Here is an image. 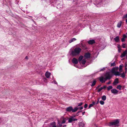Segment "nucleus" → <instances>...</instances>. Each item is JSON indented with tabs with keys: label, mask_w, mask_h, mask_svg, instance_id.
Returning <instances> with one entry per match:
<instances>
[{
	"label": "nucleus",
	"mask_w": 127,
	"mask_h": 127,
	"mask_svg": "<svg viewBox=\"0 0 127 127\" xmlns=\"http://www.w3.org/2000/svg\"><path fill=\"white\" fill-rule=\"evenodd\" d=\"M105 76H106L105 79H106V80H107V79H110L112 77V76L110 74V72H106Z\"/></svg>",
	"instance_id": "7ed1b4c3"
},
{
	"label": "nucleus",
	"mask_w": 127,
	"mask_h": 127,
	"mask_svg": "<svg viewBox=\"0 0 127 127\" xmlns=\"http://www.w3.org/2000/svg\"><path fill=\"white\" fill-rule=\"evenodd\" d=\"M85 113V112H84L82 113V115H84Z\"/></svg>",
	"instance_id": "13d9d810"
},
{
	"label": "nucleus",
	"mask_w": 127,
	"mask_h": 127,
	"mask_svg": "<svg viewBox=\"0 0 127 127\" xmlns=\"http://www.w3.org/2000/svg\"><path fill=\"white\" fill-rule=\"evenodd\" d=\"M122 46L123 48H126L125 44L124 43H123L122 45Z\"/></svg>",
	"instance_id": "f704fd0d"
},
{
	"label": "nucleus",
	"mask_w": 127,
	"mask_h": 127,
	"mask_svg": "<svg viewBox=\"0 0 127 127\" xmlns=\"http://www.w3.org/2000/svg\"><path fill=\"white\" fill-rule=\"evenodd\" d=\"M62 123L61 124H60L59 125V126H60V127L62 126Z\"/></svg>",
	"instance_id": "6e6d98bb"
},
{
	"label": "nucleus",
	"mask_w": 127,
	"mask_h": 127,
	"mask_svg": "<svg viewBox=\"0 0 127 127\" xmlns=\"http://www.w3.org/2000/svg\"><path fill=\"white\" fill-rule=\"evenodd\" d=\"M111 92L114 94H116L118 93V91L116 89H113L111 90Z\"/></svg>",
	"instance_id": "6e6552de"
},
{
	"label": "nucleus",
	"mask_w": 127,
	"mask_h": 127,
	"mask_svg": "<svg viewBox=\"0 0 127 127\" xmlns=\"http://www.w3.org/2000/svg\"><path fill=\"white\" fill-rule=\"evenodd\" d=\"M114 40L116 42H118L119 40V38L118 36H117L114 39Z\"/></svg>",
	"instance_id": "2eb2a0df"
},
{
	"label": "nucleus",
	"mask_w": 127,
	"mask_h": 127,
	"mask_svg": "<svg viewBox=\"0 0 127 127\" xmlns=\"http://www.w3.org/2000/svg\"><path fill=\"white\" fill-rule=\"evenodd\" d=\"M121 76L123 78H124L125 77V74L123 72L121 74Z\"/></svg>",
	"instance_id": "c756f323"
},
{
	"label": "nucleus",
	"mask_w": 127,
	"mask_h": 127,
	"mask_svg": "<svg viewBox=\"0 0 127 127\" xmlns=\"http://www.w3.org/2000/svg\"><path fill=\"white\" fill-rule=\"evenodd\" d=\"M123 66V65H120L119 66V70L120 72H122V68Z\"/></svg>",
	"instance_id": "a878e982"
},
{
	"label": "nucleus",
	"mask_w": 127,
	"mask_h": 127,
	"mask_svg": "<svg viewBox=\"0 0 127 127\" xmlns=\"http://www.w3.org/2000/svg\"><path fill=\"white\" fill-rule=\"evenodd\" d=\"M86 62V61L85 59H83L81 61V63L83 64H85Z\"/></svg>",
	"instance_id": "393cba45"
},
{
	"label": "nucleus",
	"mask_w": 127,
	"mask_h": 127,
	"mask_svg": "<svg viewBox=\"0 0 127 127\" xmlns=\"http://www.w3.org/2000/svg\"><path fill=\"white\" fill-rule=\"evenodd\" d=\"M127 54V50H125L123 52V53L121 54V55L120 56V57L121 58H122L125 57V55Z\"/></svg>",
	"instance_id": "1a4fd4ad"
},
{
	"label": "nucleus",
	"mask_w": 127,
	"mask_h": 127,
	"mask_svg": "<svg viewBox=\"0 0 127 127\" xmlns=\"http://www.w3.org/2000/svg\"><path fill=\"white\" fill-rule=\"evenodd\" d=\"M80 110H82L83 108V107L82 106H81L80 107H79Z\"/></svg>",
	"instance_id": "a18cd8bd"
},
{
	"label": "nucleus",
	"mask_w": 127,
	"mask_h": 127,
	"mask_svg": "<svg viewBox=\"0 0 127 127\" xmlns=\"http://www.w3.org/2000/svg\"><path fill=\"white\" fill-rule=\"evenodd\" d=\"M95 102L94 101H93L92 102V104H91L93 105V106L95 104Z\"/></svg>",
	"instance_id": "de8ad7c7"
},
{
	"label": "nucleus",
	"mask_w": 127,
	"mask_h": 127,
	"mask_svg": "<svg viewBox=\"0 0 127 127\" xmlns=\"http://www.w3.org/2000/svg\"><path fill=\"white\" fill-rule=\"evenodd\" d=\"M120 122V120L119 119H115L113 121L110 122L108 124V126L109 127H111L112 126H118V125L119 124Z\"/></svg>",
	"instance_id": "f03ea898"
},
{
	"label": "nucleus",
	"mask_w": 127,
	"mask_h": 127,
	"mask_svg": "<svg viewBox=\"0 0 127 127\" xmlns=\"http://www.w3.org/2000/svg\"><path fill=\"white\" fill-rule=\"evenodd\" d=\"M114 74L115 76H119L121 75V73L119 71H116L114 73Z\"/></svg>",
	"instance_id": "a211bd4d"
},
{
	"label": "nucleus",
	"mask_w": 127,
	"mask_h": 127,
	"mask_svg": "<svg viewBox=\"0 0 127 127\" xmlns=\"http://www.w3.org/2000/svg\"><path fill=\"white\" fill-rule=\"evenodd\" d=\"M88 105L87 104H85L84 106V107L85 108H86L87 106Z\"/></svg>",
	"instance_id": "ea45409f"
},
{
	"label": "nucleus",
	"mask_w": 127,
	"mask_h": 127,
	"mask_svg": "<svg viewBox=\"0 0 127 127\" xmlns=\"http://www.w3.org/2000/svg\"><path fill=\"white\" fill-rule=\"evenodd\" d=\"M106 96L105 95H103L101 97L103 101L105 100L106 99Z\"/></svg>",
	"instance_id": "b1692460"
},
{
	"label": "nucleus",
	"mask_w": 127,
	"mask_h": 127,
	"mask_svg": "<svg viewBox=\"0 0 127 127\" xmlns=\"http://www.w3.org/2000/svg\"><path fill=\"white\" fill-rule=\"evenodd\" d=\"M106 86H104L103 87H102V88H103V89H105L106 88Z\"/></svg>",
	"instance_id": "37998d69"
},
{
	"label": "nucleus",
	"mask_w": 127,
	"mask_h": 127,
	"mask_svg": "<svg viewBox=\"0 0 127 127\" xmlns=\"http://www.w3.org/2000/svg\"><path fill=\"white\" fill-rule=\"evenodd\" d=\"M60 122H59V121H58V124H60Z\"/></svg>",
	"instance_id": "680f3d73"
},
{
	"label": "nucleus",
	"mask_w": 127,
	"mask_h": 127,
	"mask_svg": "<svg viewBox=\"0 0 127 127\" xmlns=\"http://www.w3.org/2000/svg\"><path fill=\"white\" fill-rule=\"evenodd\" d=\"M115 62H114V63H111V66H114L115 65Z\"/></svg>",
	"instance_id": "473e14b6"
},
{
	"label": "nucleus",
	"mask_w": 127,
	"mask_h": 127,
	"mask_svg": "<svg viewBox=\"0 0 127 127\" xmlns=\"http://www.w3.org/2000/svg\"><path fill=\"white\" fill-rule=\"evenodd\" d=\"M82 110L80 111H78L77 112V113H78L79 114V113H81L82 112Z\"/></svg>",
	"instance_id": "3c124183"
},
{
	"label": "nucleus",
	"mask_w": 127,
	"mask_h": 127,
	"mask_svg": "<svg viewBox=\"0 0 127 127\" xmlns=\"http://www.w3.org/2000/svg\"><path fill=\"white\" fill-rule=\"evenodd\" d=\"M53 81L54 82L55 84L57 85L58 84L57 83L55 80H54Z\"/></svg>",
	"instance_id": "c03bdc74"
},
{
	"label": "nucleus",
	"mask_w": 127,
	"mask_h": 127,
	"mask_svg": "<svg viewBox=\"0 0 127 127\" xmlns=\"http://www.w3.org/2000/svg\"><path fill=\"white\" fill-rule=\"evenodd\" d=\"M81 50V49L79 47L76 48L74 50L71 51L70 55L73 57L76 56L79 54Z\"/></svg>",
	"instance_id": "f257e3e1"
},
{
	"label": "nucleus",
	"mask_w": 127,
	"mask_h": 127,
	"mask_svg": "<svg viewBox=\"0 0 127 127\" xmlns=\"http://www.w3.org/2000/svg\"><path fill=\"white\" fill-rule=\"evenodd\" d=\"M73 116H71L70 118H69L68 120V122L70 123L73 121Z\"/></svg>",
	"instance_id": "dca6fc26"
},
{
	"label": "nucleus",
	"mask_w": 127,
	"mask_h": 127,
	"mask_svg": "<svg viewBox=\"0 0 127 127\" xmlns=\"http://www.w3.org/2000/svg\"><path fill=\"white\" fill-rule=\"evenodd\" d=\"M100 98H99L98 99V100H97V102H96V104H98L99 102V99Z\"/></svg>",
	"instance_id": "09e8293b"
},
{
	"label": "nucleus",
	"mask_w": 127,
	"mask_h": 127,
	"mask_svg": "<svg viewBox=\"0 0 127 127\" xmlns=\"http://www.w3.org/2000/svg\"><path fill=\"white\" fill-rule=\"evenodd\" d=\"M88 43L89 44H93L95 43V41L94 40H90L88 42Z\"/></svg>",
	"instance_id": "9d476101"
},
{
	"label": "nucleus",
	"mask_w": 127,
	"mask_h": 127,
	"mask_svg": "<svg viewBox=\"0 0 127 127\" xmlns=\"http://www.w3.org/2000/svg\"><path fill=\"white\" fill-rule=\"evenodd\" d=\"M77 120V119H76L73 118V121H75Z\"/></svg>",
	"instance_id": "a19ab883"
},
{
	"label": "nucleus",
	"mask_w": 127,
	"mask_h": 127,
	"mask_svg": "<svg viewBox=\"0 0 127 127\" xmlns=\"http://www.w3.org/2000/svg\"><path fill=\"white\" fill-rule=\"evenodd\" d=\"M77 67V68H78V66H75Z\"/></svg>",
	"instance_id": "69168bd1"
},
{
	"label": "nucleus",
	"mask_w": 127,
	"mask_h": 127,
	"mask_svg": "<svg viewBox=\"0 0 127 127\" xmlns=\"http://www.w3.org/2000/svg\"><path fill=\"white\" fill-rule=\"evenodd\" d=\"M127 36L125 34H124L123 35V38H125L127 37Z\"/></svg>",
	"instance_id": "58836bf2"
},
{
	"label": "nucleus",
	"mask_w": 127,
	"mask_h": 127,
	"mask_svg": "<svg viewBox=\"0 0 127 127\" xmlns=\"http://www.w3.org/2000/svg\"><path fill=\"white\" fill-rule=\"evenodd\" d=\"M79 115V114L78 113H77L76 114V116H78Z\"/></svg>",
	"instance_id": "864d4df0"
},
{
	"label": "nucleus",
	"mask_w": 127,
	"mask_h": 127,
	"mask_svg": "<svg viewBox=\"0 0 127 127\" xmlns=\"http://www.w3.org/2000/svg\"><path fill=\"white\" fill-rule=\"evenodd\" d=\"M25 59H28V57L27 56H26L25 57Z\"/></svg>",
	"instance_id": "5fc2aeb1"
},
{
	"label": "nucleus",
	"mask_w": 127,
	"mask_h": 127,
	"mask_svg": "<svg viewBox=\"0 0 127 127\" xmlns=\"http://www.w3.org/2000/svg\"><path fill=\"white\" fill-rule=\"evenodd\" d=\"M105 70V67H103L100 70V71H103L104 70Z\"/></svg>",
	"instance_id": "e433bc0d"
},
{
	"label": "nucleus",
	"mask_w": 127,
	"mask_h": 127,
	"mask_svg": "<svg viewBox=\"0 0 127 127\" xmlns=\"http://www.w3.org/2000/svg\"><path fill=\"white\" fill-rule=\"evenodd\" d=\"M91 56V54L89 53H85L84 55V57L86 59L90 58Z\"/></svg>",
	"instance_id": "20e7f679"
},
{
	"label": "nucleus",
	"mask_w": 127,
	"mask_h": 127,
	"mask_svg": "<svg viewBox=\"0 0 127 127\" xmlns=\"http://www.w3.org/2000/svg\"><path fill=\"white\" fill-rule=\"evenodd\" d=\"M100 103L101 105H103L104 103V102L103 101L101 100L100 101Z\"/></svg>",
	"instance_id": "7c9ffc66"
},
{
	"label": "nucleus",
	"mask_w": 127,
	"mask_h": 127,
	"mask_svg": "<svg viewBox=\"0 0 127 127\" xmlns=\"http://www.w3.org/2000/svg\"><path fill=\"white\" fill-rule=\"evenodd\" d=\"M83 103L82 102H80L78 104V106H79L82 105L83 104Z\"/></svg>",
	"instance_id": "c9c22d12"
},
{
	"label": "nucleus",
	"mask_w": 127,
	"mask_h": 127,
	"mask_svg": "<svg viewBox=\"0 0 127 127\" xmlns=\"http://www.w3.org/2000/svg\"><path fill=\"white\" fill-rule=\"evenodd\" d=\"M126 22L127 23V19L126 20Z\"/></svg>",
	"instance_id": "0e129e2a"
},
{
	"label": "nucleus",
	"mask_w": 127,
	"mask_h": 127,
	"mask_svg": "<svg viewBox=\"0 0 127 127\" xmlns=\"http://www.w3.org/2000/svg\"><path fill=\"white\" fill-rule=\"evenodd\" d=\"M78 125L79 127H84L85 125V124L84 122H79Z\"/></svg>",
	"instance_id": "423d86ee"
},
{
	"label": "nucleus",
	"mask_w": 127,
	"mask_h": 127,
	"mask_svg": "<svg viewBox=\"0 0 127 127\" xmlns=\"http://www.w3.org/2000/svg\"><path fill=\"white\" fill-rule=\"evenodd\" d=\"M118 49H119V48H120V45H118Z\"/></svg>",
	"instance_id": "4d7b16f0"
},
{
	"label": "nucleus",
	"mask_w": 127,
	"mask_h": 127,
	"mask_svg": "<svg viewBox=\"0 0 127 127\" xmlns=\"http://www.w3.org/2000/svg\"><path fill=\"white\" fill-rule=\"evenodd\" d=\"M96 81L95 80H94L92 83V85H91V86H95L96 84Z\"/></svg>",
	"instance_id": "5701e85b"
},
{
	"label": "nucleus",
	"mask_w": 127,
	"mask_h": 127,
	"mask_svg": "<svg viewBox=\"0 0 127 127\" xmlns=\"http://www.w3.org/2000/svg\"><path fill=\"white\" fill-rule=\"evenodd\" d=\"M119 68V67H115V70H117Z\"/></svg>",
	"instance_id": "8fccbe9b"
},
{
	"label": "nucleus",
	"mask_w": 127,
	"mask_h": 127,
	"mask_svg": "<svg viewBox=\"0 0 127 127\" xmlns=\"http://www.w3.org/2000/svg\"><path fill=\"white\" fill-rule=\"evenodd\" d=\"M121 41L123 42H124L125 41V38L123 37L121 39Z\"/></svg>",
	"instance_id": "4c0bfd02"
},
{
	"label": "nucleus",
	"mask_w": 127,
	"mask_h": 127,
	"mask_svg": "<svg viewBox=\"0 0 127 127\" xmlns=\"http://www.w3.org/2000/svg\"><path fill=\"white\" fill-rule=\"evenodd\" d=\"M121 49L120 48L118 49V51L120 53L121 51Z\"/></svg>",
	"instance_id": "49530a36"
},
{
	"label": "nucleus",
	"mask_w": 127,
	"mask_h": 127,
	"mask_svg": "<svg viewBox=\"0 0 127 127\" xmlns=\"http://www.w3.org/2000/svg\"><path fill=\"white\" fill-rule=\"evenodd\" d=\"M127 68H125V70H126V71H127Z\"/></svg>",
	"instance_id": "e2e57ef3"
},
{
	"label": "nucleus",
	"mask_w": 127,
	"mask_h": 127,
	"mask_svg": "<svg viewBox=\"0 0 127 127\" xmlns=\"http://www.w3.org/2000/svg\"><path fill=\"white\" fill-rule=\"evenodd\" d=\"M83 56H82L81 55L79 57L78 59V61L79 63H80L81 61L83 60Z\"/></svg>",
	"instance_id": "f3484780"
},
{
	"label": "nucleus",
	"mask_w": 127,
	"mask_h": 127,
	"mask_svg": "<svg viewBox=\"0 0 127 127\" xmlns=\"http://www.w3.org/2000/svg\"><path fill=\"white\" fill-rule=\"evenodd\" d=\"M127 72V71H125V73H126Z\"/></svg>",
	"instance_id": "774afa93"
},
{
	"label": "nucleus",
	"mask_w": 127,
	"mask_h": 127,
	"mask_svg": "<svg viewBox=\"0 0 127 127\" xmlns=\"http://www.w3.org/2000/svg\"><path fill=\"white\" fill-rule=\"evenodd\" d=\"M103 89V88L101 87V88H99L97 92H100L102 89Z\"/></svg>",
	"instance_id": "72a5a7b5"
},
{
	"label": "nucleus",
	"mask_w": 127,
	"mask_h": 127,
	"mask_svg": "<svg viewBox=\"0 0 127 127\" xmlns=\"http://www.w3.org/2000/svg\"><path fill=\"white\" fill-rule=\"evenodd\" d=\"M79 108L75 107L73 109V108H72V112H76L78 110V109H79Z\"/></svg>",
	"instance_id": "aec40b11"
},
{
	"label": "nucleus",
	"mask_w": 127,
	"mask_h": 127,
	"mask_svg": "<svg viewBox=\"0 0 127 127\" xmlns=\"http://www.w3.org/2000/svg\"><path fill=\"white\" fill-rule=\"evenodd\" d=\"M115 67H114L111 70V72L113 74H114V73L116 71H115Z\"/></svg>",
	"instance_id": "4be33fe9"
},
{
	"label": "nucleus",
	"mask_w": 127,
	"mask_h": 127,
	"mask_svg": "<svg viewBox=\"0 0 127 127\" xmlns=\"http://www.w3.org/2000/svg\"><path fill=\"white\" fill-rule=\"evenodd\" d=\"M72 106H70L67 107L66 109V111L67 112H70L72 111Z\"/></svg>",
	"instance_id": "0eeeda50"
},
{
	"label": "nucleus",
	"mask_w": 127,
	"mask_h": 127,
	"mask_svg": "<svg viewBox=\"0 0 127 127\" xmlns=\"http://www.w3.org/2000/svg\"><path fill=\"white\" fill-rule=\"evenodd\" d=\"M112 86H110L107 87V90L108 91H109L110 90L112 89Z\"/></svg>",
	"instance_id": "c85d7f7f"
},
{
	"label": "nucleus",
	"mask_w": 127,
	"mask_h": 127,
	"mask_svg": "<svg viewBox=\"0 0 127 127\" xmlns=\"http://www.w3.org/2000/svg\"><path fill=\"white\" fill-rule=\"evenodd\" d=\"M73 118L74 117H75V116H73Z\"/></svg>",
	"instance_id": "338daca9"
},
{
	"label": "nucleus",
	"mask_w": 127,
	"mask_h": 127,
	"mask_svg": "<svg viewBox=\"0 0 127 127\" xmlns=\"http://www.w3.org/2000/svg\"><path fill=\"white\" fill-rule=\"evenodd\" d=\"M122 22V21H120L119 22L117 25V26L118 28H120L121 27Z\"/></svg>",
	"instance_id": "6ab92c4d"
},
{
	"label": "nucleus",
	"mask_w": 127,
	"mask_h": 127,
	"mask_svg": "<svg viewBox=\"0 0 127 127\" xmlns=\"http://www.w3.org/2000/svg\"><path fill=\"white\" fill-rule=\"evenodd\" d=\"M66 120L67 119L66 118H63V120L62 122V124L65 123Z\"/></svg>",
	"instance_id": "bb28decb"
},
{
	"label": "nucleus",
	"mask_w": 127,
	"mask_h": 127,
	"mask_svg": "<svg viewBox=\"0 0 127 127\" xmlns=\"http://www.w3.org/2000/svg\"><path fill=\"white\" fill-rule=\"evenodd\" d=\"M99 80L100 82H102V83H104L106 80L105 78H104L102 76H101Z\"/></svg>",
	"instance_id": "9b49d317"
},
{
	"label": "nucleus",
	"mask_w": 127,
	"mask_h": 127,
	"mask_svg": "<svg viewBox=\"0 0 127 127\" xmlns=\"http://www.w3.org/2000/svg\"><path fill=\"white\" fill-rule=\"evenodd\" d=\"M66 126V125H64L63 126V127H65Z\"/></svg>",
	"instance_id": "bf43d9fd"
},
{
	"label": "nucleus",
	"mask_w": 127,
	"mask_h": 127,
	"mask_svg": "<svg viewBox=\"0 0 127 127\" xmlns=\"http://www.w3.org/2000/svg\"><path fill=\"white\" fill-rule=\"evenodd\" d=\"M93 106V105H92V104H90L89 105V108H90V107H92Z\"/></svg>",
	"instance_id": "79ce46f5"
},
{
	"label": "nucleus",
	"mask_w": 127,
	"mask_h": 127,
	"mask_svg": "<svg viewBox=\"0 0 127 127\" xmlns=\"http://www.w3.org/2000/svg\"><path fill=\"white\" fill-rule=\"evenodd\" d=\"M122 86L120 85H118L116 87V88L117 89H119L120 90H121V88Z\"/></svg>",
	"instance_id": "cd10ccee"
},
{
	"label": "nucleus",
	"mask_w": 127,
	"mask_h": 127,
	"mask_svg": "<svg viewBox=\"0 0 127 127\" xmlns=\"http://www.w3.org/2000/svg\"><path fill=\"white\" fill-rule=\"evenodd\" d=\"M119 83L118 78H116L114 80L113 84L115 85Z\"/></svg>",
	"instance_id": "f8f14e48"
},
{
	"label": "nucleus",
	"mask_w": 127,
	"mask_h": 127,
	"mask_svg": "<svg viewBox=\"0 0 127 127\" xmlns=\"http://www.w3.org/2000/svg\"><path fill=\"white\" fill-rule=\"evenodd\" d=\"M127 18V13L125 15H124L123 17V19L126 18Z\"/></svg>",
	"instance_id": "2f4dec72"
},
{
	"label": "nucleus",
	"mask_w": 127,
	"mask_h": 127,
	"mask_svg": "<svg viewBox=\"0 0 127 127\" xmlns=\"http://www.w3.org/2000/svg\"><path fill=\"white\" fill-rule=\"evenodd\" d=\"M50 73L47 71L45 73V76L47 78H48L50 75Z\"/></svg>",
	"instance_id": "4468645a"
},
{
	"label": "nucleus",
	"mask_w": 127,
	"mask_h": 127,
	"mask_svg": "<svg viewBox=\"0 0 127 127\" xmlns=\"http://www.w3.org/2000/svg\"><path fill=\"white\" fill-rule=\"evenodd\" d=\"M110 83H111V82L110 81H109L108 83H107V84H110Z\"/></svg>",
	"instance_id": "603ef678"
},
{
	"label": "nucleus",
	"mask_w": 127,
	"mask_h": 127,
	"mask_svg": "<svg viewBox=\"0 0 127 127\" xmlns=\"http://www.w3.org/2000/svg\"><path fill=\"white\" fill-rule=\"evenodd\" d=\"M50 126L51 127H57L56 126V123L55 122H53L51 123Z\"/></svg>",
	"instance_id": "ddd939ff"
},
{
	"label": "nucleus",
	"mask_w": 127,
	"mask_h": 127,
	"mask_svg": "<svg viewBox=\"0 0 127 127\" xmlns=\"http://www.w3.org/2000/svg\"><path fill=\"white\" fill-rule=\"evenodd\" d=\"M76 40V39L75 38H73L69 41V42L70 43H71L74 41Z\"/></svg>",
	"instance_id": "412c9836"
},
{
	"label": "nucleus",
	"mask_w": 127,
	"mask_h": 127,
	"mask_svg": "<svg viewBox=\"0 0 127 127\" xmlns=\"http://www.w3.org/2000/svg\"><path fill=\"white\" fill-rule=\"evenodd\" d=\"M100 86V85H98V86L96 88V89H97V88H98V87H99Z\"/></svg>",
	"instance_id": "052dcab7"
},
{
	"label": "nucleus",
	"mask_w": 127,
	"mask_h": 127,
	"mask_svg": "<svg viewBox=\"0 0 127 127\" xmlns=\"http://www.w3.org/2000/svg\"><path fill=\"white\" fill-rule=\"evenodd\" d=\"M78 61L77 59L75 58H73L72 60V63L75 64H77L78 63Z\"/></svg>",
	"instance_id": "39448f33"
}]
</instances>
